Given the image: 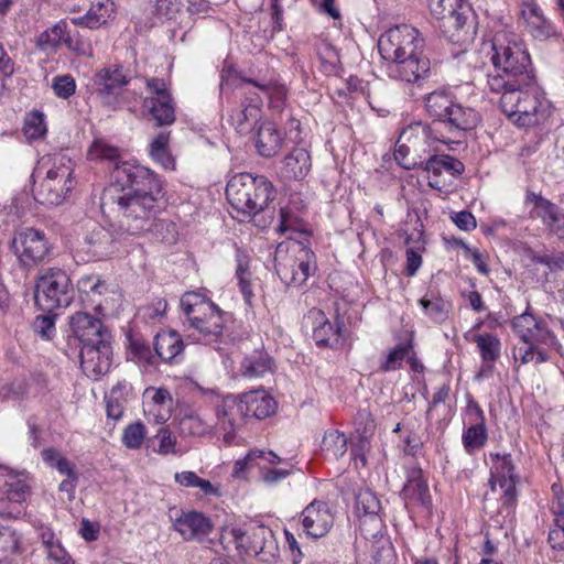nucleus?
<instances>
[{
	"label": "nucleus",
	"mask_w": 564,
	"mask_h": 564,
	"mask_svg": "<svg viewBox=\"0 0 564 564\" xmlns=\"http://www.w3.org/2000/svg\"><path fill=\"white\" fill-rule=\"evenodd\" d=\"M47 131L44 115L39 111H33L25 118L23 133L30 141L39 140L45 135Z\"/></svg>",
	"instance_id": "obj_56"
},
{
	"label": "nucleus",
	"mask_w": 564,
	"mask_h": 564,
	"mask_svg": "<svg viewBox=\"0 0 564 564\" xmlns=\"http://www.w3.org/2000/svg\"><path fill=\"white\" fill-rule=\"evenodd\" d=\"M69 324L74 336L82 343V346L110 339V333L104 327L101 321L86 312L74 314Z\"/></svg>",
	"instance_id": "obj_24"
},
{
	"label": "nucleus",
	"mask_w": 564,
	"mask_h": 564,
	"mask_svg": "<svg viewBox=\"0 0 564 564\" xmlns=\"http://www.w3.org/2000/svg\"><path fill=\"white\" fill-rule=\"evenodd\" d=\"M113 178V184L104 191L101 208L116 214L112 226L118 234L148 235L153 241L175 242V225L158 218L165 203L160 178L139 164L118 166Z\"/></svg>",
	"instance_id": "obj_1"
},
{
	"label": "nucleus",
	"mask_w": 564,
	"mask_h": 564,
	"mask_svg": "<svg viewBox=\"0 0 564 564\" xmlns=\"http://www.w3.org/2000/svg\"><path fill=\"white\" fill-rule=\"evenodd\" d=\"M281 247L276 250V273L285 285L301 286L316 270L315 256L311 249L294 242L288 249L290 254L282 259Z\"/></svg>",
	"instance_id": "obj_10"
},
{
	"label": "nucleus",
	"mask_w": 564,
	"mask_h": 564,
	"mask_svg": "<svg viewBox=\"0 0 564 564\" xmlns=\"http://www.w3.org/2000/svg\"><path fill=\"white\" fill-rule=\"evenodd\" d=\"M283 137L271 121L260 123L256 135V148L264 158L274 156L282 148Z\"/></svg>",
	"instance_id": "obj_34"
},
{
	"label": "nucleus",
	"mask_w": 564,
	"mask_h": 564,
	"mask_svg": "<svg viewBox=\"0 0 564 564\" xmlns=\"http://www.w3.org/2000/svg\"><path fill=\"white\" fill-rule=\"evenodd\" d=\"M87 155L90 160H107V161L115 163V169H113L112 175H111L112 182L110 185H112L115 182L113 176H115L116 169L118 166L123 165V164H132L131 162L120 161V158H121L120 150L117 147L111 145L110 143H108L106 140H102V139H96L91 143Z\"/></svg>",
	"instance_id": "obj_41"
},
{
	"label": "nucleus",
	"mask_w": 564,
	"mask_h": 564,
	"mask_svg": "<svg viewBox=\"0 0 564 564\" xmlns=\"http://www.w3.org/2000/svg\"><path fill=\"white\" fill-rule=\"evenodd\" d=\"M65 46L77 56L93 57L94 50L88 40L79 33L68 34Z\"/></svg>",
	"instance_id": "obj_59"
},
{
	"label": "nucleus",
	"mask_w": 564,
	"mask_h": 564,
	"mask_svg": "<svg viewBox=\"0 0 564 564\" xmlns=\"http://www.w3.org/2000/svg\"><path fill=\"white\" fill-rule=\"evenodd\" d=\"M402 495L404 500L420 506H429L431 502L430 490L423 479L421 469H412L403 486Z\"/></svg>",
	"instance_id": "obj_37"
},
{
	"label": "nucleus",
	"mask_w": 564,
	"mask_h": 564,
	"mask_svg": "<svg viewBox=\"0 0 564 564\" xmlns=\"http://www.w3.org/2000/svg\"><path fill=\"white\" fill-rule=\"evenodd\" d=\"M21 552V535L11 527L0 525V562H10Z\"/></svg>",
	"instance_id": "obj_44"
},
{
	"label": "nucleus",
	"mask_w": 564,
	"mask_h": 564,
	"mask_svg": "<svg viewBox=\"0 0 564 564\" xmlns=\"http://www.w3.org/2000/svg\"><path fill=\"white\" fill-rule=\"evenodd\" d=\"M453 96L445 89H437L425 97V109L430 117L434 118L427 127H433L436 131H443V124L448 111L454 104Z\"/></svg>",
	"instance_id": "obj_32"
},
{
	"label": "nucleus",
	"mask_w": 564,
	"mask_h": 564,
	"mask_svg": "<svg viewBox=\"0 0 564 564\" xmlns=\"http://www.w3.org/2000/svg\"><path fill=\"white\" fill-rule=\"evenodd\" d=\"M512 357L514 361L520 362V365H527L533 361L535 364H542L549 360V355L543 346L524 341H521V344L512 348Z\"/></svg>",
	"instance_id": "obj_46"
},
{
	"label": "nucleus",
	"mask_w": 564,
	"mask_h": 564,
	"mask_svg": "<svg viewBox=\"0 0 564 564\" xmlns=\"http://www.w3.org/2000/svg\"><path fill=\"white\" fill-rule=\"evenodd\" d=\"M491 61L498 70L505 72L522 85L534 78L530 55L513 33L499 32L492 39Z\"/></svg>",
	"instance_id": "obj_6"
},
{
	"label": "nucleus",
	"mask_w": 564,
	"mask_h": 564,
	"mask_svg": "<svg viewBox=\"0 0 564 564\" xmlns=\"http://www.w3.org/2000/svg\"><path fill=\"white\" fill-rule=\"evenodd\" d=\"M528 31L539 40H546L557 34L554 24L544 15L536 0L518 8Z\"/></svg>",
	"instance_id": "obj_28"
},
{
	"label": "nucleus",
	"mask_w": 564,
	"mask_h": 564,
	"mask_svg": "<svg viewBox=\"0 0 564 564\" xmlns=\"http://www.w3.org/2000/svg\"><path fill=\"white\" fill-rule=\"evenodd\" d=\"M104 213L109 212V209H104ZM113 220L110 223L109 228H105L101 226H95L85 237V251L94 260H102L113 254L118 249V237L123 234H118L116 227L112 225L116 223V214H112Z\"/></svg>",
	"instance_id": "obj_19"
},
{
	"label": "nucleus",
	"mask_w": 564,
	"mask_h": 564,
	"mask_svg": "<svg viewBox=\"0 0 564 564\" xmlns=\"http://www.w3.org/2000/svg\"><path fill=\"white\" fill-rule=\"evenodd\" d=\"M262 98L260 95L254 94L245 97L243 102L239 109L232 111L230 118L231 123L240 134L249 133L261 118Z\"/></svg>",
	"instance_id": "obj_29"
},
{
	"label": "nucleus",
	"mask_w": 564,
	"mask_h": 564,
	"mask_svg": "<svg viewBox=\"0 0 564 564\" xmlns=\"http://www.w3.org/2000/svg\"><path fill=\"white\" fill-rule=\"evenodd\" d=\"M180 306L186 322L194 328L199 322L210 316L213 329L216 330L219 322V308L206 296L198 292H186L180 300Z\"/></svg>",
	"instance_id": "obj_18"
},
{
	"label": "nucleus",
	"mask_w": 564,
	"mask_h": 564,
	"mask_svg": "<svg viewBox=\"0 0 564 564\" xmlns=\"http://www.w3.org/2000/svg\"><path fill=\"white\" fill-rule=\"evenodd\" d=\"M471 341L477 345L485 366L491 369L492 364L500 357L501 341L499 337L490 333H484L475 335Z\"/></svg>",
	"instance_id": "obj_39"
},
{
	"label": "nucleus",
	"mask_w": 564,
	"mask_h": 564,
	"mask_svg": "<svg viewBox=\"0 0 564 564\" xmlns=\"http://www.w3.org/2000/svg\"><path fill=\"white\" fill-rule=\"evenodd\" d=\"M34 332L43 339L50 340L55 334V319L51 315L37 316L33 323Z\"/></svg>",
	"instance_id": "obj_63"
},
{
	"label": "nucleus",
	"mask_w": 564,
	"mask_h": 564,
	"mask_svg": "<svg viewBox=\"0 0 564 564\" xmlns=\"http://www.w3.org/2000/svg\"><path fill=\"white\" fill-rule=\"evenodd\" d=\"M210 316L205 317V322H199L193 329L197 332L198 336L196 337L197 341H203L207 345L216 343L224 332V313L219 310V322L217 323L219 327L214 330L210 322Z\"/></svg>",
	"instance_id": "obj_53"
},
{
	"label": "nucleus",
	"mask_w": 564,
	"mask_h": 564,
	"mask_svg": "<svg viewBox=\"0 0 564 564\" xmlns=\"http://www.w3.org/2000/svg\"><path fill=\"white\" fill-rule=\"evenodd\" d=\"M321 448L327 456L338 459L347 452V437L337 430H329L323 437Z\"/></svg>",
	"instance_id": "obj_49"
},
{
	"label": "nucleus",
	"mask_w": 564,
	"mask_h": 564,
	"mask_svg": "<svg viewBox=\"0 0 564 564\" xmlns=\"http://www.w3.org/2000/svg\"><path fill=\"white\" fill-rule=\"evenodd\" d=\"M525 205L530 206V218L539 219L545 229L564 241V210L534 192H528L525 195Z\"/></svg>",
	"instance_id": "obj_15"
},
{
	"label": "nucleus",
	"mask_w": 564,
	"mask_h": 564,
	"mask_svg": "<svg viewBox=\"0 0 564 564\" xmlns=\"http://www.w3.org/2000/svg\"><path fill=\"white\" fill-rule=\"evenodd\" d=\"M116 4L111 0L93 2L88 11L80 17L72 18L73 24L90 30L99 29L115 19Z\"/></svg>",
	"instance_id": "obj_30"
},
{
	"label": "nucleus",
	"mask_w": 564,
	"mask_h": 564,
	"mask_svg": "<svg viewBox=\"0 0 564 564\" xmlns=\"http://www.w3.org/2000/svg\"><path fill=\"white\" fill-rule=\"evenodd\" d=\"M300 518L304 532L315 539L324 536L334 522L328 505L321 500H313L307 505Z\"/></svg>",
	"instance_id": "obj_23"
},
{
	"label": "nucleus",
	"mask_w": 564,
	"mask_h": 564,
	"mask_svg": "<svg viewBox=\"0 0 564 564\" xmlns=\"http://www.w3.org/2000/svg\"><path fill=\"white\" fill-rule=\"evenodd\" d=\"M11 248L18 261L26 268L36 267L50 257L52 245L43 230L23 227L15 231Z\"/></svg>",
	"instance_id": "obj_11"
},
{
	"label": "nucleus",
	"mask_w": 564,
	"mask_h": 564,
	"mask_svg": "<svg viewBox=\"0 0 564 564\" xmlns=\"http://www.w3.org/2000/svg\"><path fill=\"white\" fill-rule=\"evenodd\" d=\"M424 40L408 24L397 25L383 33L378 47L388 62L390 78L422 86L431 75L430 59L423 55Z\"/></svg>",
	"instance_id": "obj_2"
},
{
	"label": "nucleus",
	"mask_w": 564,
	"mask_h": 564,
	"mask_svg": "<svg viewBox=\"0 0 564 564\" xmlns=\"http://www.w3.org/2000/svg\"><path fill=\"white\" fill-rule=\"evenodd\" d=\"M4 469L8 475L0 497V517L19 519L24 514V503L31 496V478L25 471Z\"/></svg>",
	"instance_id": "obj_13"
},
{
	"label": "nucleus",
	"mask_w": 564,
	"mask_h": 564,
	"mask_svg": "<svg viewBox=\"0 0 564 564\" xmlns=\"http://www.w3.org/2000/svg\"><path fill=\"white\" fill-rule=\"evenodd\" d=\"M429 8L443 22L445 32L455 31L449 35L452 41L464 43L473 39V9L466 0H429Z\"/></svg>",
	"instance_id": "obj_8"
},
{
	"label": "nucleus",
	"mask_w": 564,
	"mask_h": 564,
	"mask_svg": "<svg viewBox=\"0 0 564 564\" xmlns=\"http://www.w3.org/2000/svg\"><path fill=\"white\" fill-rule=\"evenodd\" d=\"M143 106L158 126H170L175 121V108L170 96L147 97Z\"/></svg>",
	"instance_id": "obj_38"
},
{
	"label": "nucleus",
	"mask_w": 564,
	"mask_h": 564,
	"mask_svg": "<svg viewBox=\"0 0 564 564\" xmlns=\"http://www.w3.org/2000/svg\"><path fill=\"white\" fill-rule=\"evenodd\" d=\"M423 160V164L421 165V170L427 172L429 174V185L432 188L441 191L446 182L442 177L446 174L449 176H459L465 167L464 164L455 159L454 156L447 154H426Z\"/></svg>",
	"instance_id": "obj_21"
},
{
	"label": "nucleus",
	"mask_w": 564,
	"mask_h": 564,
	"mask_svg": "<svg viewBox=\"0 0 564 564\" xmlns=\"http://www.w3.org/2000/svg\"><path fill=\"white\" fill-rule=\"evenodd\" d=\"M44 564H74V561L62 544L53 545L51 549L44 551Z\"/></svg>",
	"instance_id": "obj_64"
},
{
	"label": "nucleus",
	"mask_w": 564,
	"mask_h": 564,
	"mask_svg": "<svg viewBox=\"0 0 564 564\" xmlns=\"http://www.w3.org/2000/svg\"><path fill=\"white\" fill-rule=\"evenodd\" d=\"M272 360L263 351H253L243 358L241 362V373L248 378H260L272 371Z\"/></svg>",
	"instance_id": "obj_40"
},
{
	"label": "nucleus",
	"mask_w": 564,
	"mask_h": 564,
	"mask_svg": "<svg viewBox=\"0 0 564 564\" xmlns=\"http://www.w3.org/2000/svg\"><path fill=\"white\" fill-rule=\"evenodd\" d=\"M478 122L479 116L473 108L454 102L443 124L444 134L451 138L447 144L455 142L453 138L474 129Z\"/></svg>",
	"instance_id": "obj_27"
},
{
	"label": "nucleus",
	"mask_w": 564,
	"mask_h": 564,
	"mask_svg": "<svg viewBox=\"0 0 564 564\" xmlns=\"http://www.w3.org/2000/svg\"><path fill=\"white\" fill-rule=\"evenodd\" d=\"M74 300V288L68 274L58 268L47 269L36 283L35 303L46 312L67 307Z\"/></svg>",
	"instance_id": "obj_9"
},
{
	"label": "nucleus",
	"mask_w": 564,
	"mask_h": 564,
	"mask_svg": "<svg viewBox=\"0 0 564 564\" xmlns=\"http://www.w3.org/2000/svg\"><path fill=\"white\" fill-rule=\"evenodd\" d=\"M154 349L164 362L177 361L184 349V341L177 332L163 330L154 338Z\"/></svg>",
	"instance_id": "obj_35"
},
{
	"label": "nucleus",
	"mask_w": 564,
	"mask_h": 564,
	"mask_svg": "<svg viewBox=\"0 0 564 564\" xmlns=\"http://www.w3.org/2000/svg\"><path fill=\"white\" fill-rule=\"evenodd\" d=\"M246 417L263 420L274 413L276 403L264 390L249 391L240 395Z\"/></svg>",
	"instance_id": "obj_31"
},
{
	"label": "nucleus",
	"mask_w": 564,
	"mask_h": 564,
	"mask_svg": "<svg viewBox=\"0 0 564 564\" xmlns=\"http://www.w3.org/2000/svg\"><path fill=\"white\" fill-rule=\"evenodd\" d=\"M449 141L448 135L427 127V123L413 122L401 131L394 159L405 170L420 169L426 154L437 151V144H447Z\"/></svg>",
	"instance_id": "obj_5"
},
{
	"label": "nucleus",
	"mask_w": 564,
	"mask_h": 564,
	"mask_svg": "<svg viewBox=\"0 0 564 564\" xmlns=\"http://www.w3.org/2000/svg\"><path fill=\"white\" fill-rule=\"evenodd\" d=\"M532 261L534 263L547 267L551 272H564V252L557 251L551 254H533Z\"/></svg>",
	"instance_id": "obj_60"
},
{
	"label": "nucleus",
	"mask_w": 564,
	"mask_h": 564,
	"mask_svg": "<svg viewBox=\"0 0 564 564\" xmlns=\"http://www.w3.org/2000/svg\"><path fill=\"white\" fill-rule=\"evenodd\" d=\"M69 32L64 20L42 32L37 37V46L42 51H57L62 44L65 45Z\"/></svg>",
	"instance_id": "obj_42"
},
{
	"label": "nucleus",
	"mask_w": 564,
	"mask_h": 564,
	"mask_svg": "<svg viewBox=\"0 0 564 564\" xmlns=\"http://www.w3.org/2000/svg\"><path fill=\"white\" fill-rule=\"evenodd\" d=\"M502 112L518 127H534L545 122L552 113V104L536 85L535 78L528 85H519L500 98Z\"/></svg>",
	"instance_id": "obj_3"
},
{
	"label": "nucleus",
	"mask_w": 564,
	"mask_h": 564,
	"mask_svg": "<svg viewBox=\"0 0 564 564\" xmlns=\"http://www.w3.org/2000/svg\"><path fill=\"white\" fill-rule=\"evenodd\" d=\"M145 434V426L141 422L129 424L123 430L122 443L130 449H137L141 446Z\"/></svg>",
	"instance_id": "obj_58"
},
{
	"label": "nucleus",
	"mask_w": 564,
	"mask_h": 564,
	"mask_svg": "<svg viewBox=\"0 0 564 564\" xmlns=\"http://www.w3.org/2000/svg\"><path fill=\"white\" fill-rule=\"evenodd\" d=\"M519 85L522 84L497 68H495V73L487 75V86L489 90L495 94H501V97L505 93L518 88Z\"/></svg>",
	"instance_id": "obj_55"
},
{
	"label": "nucleus",
	"mask_w": 564,
	"mask_h": 564,
	"mask_svg": "<svg viewBox=\"0 0 564 564\" xmlns=\"http://www.w3.org/2000/svg\"><path fill=\"white\" fill-rule=\"evenodd\" d=\"M174 528L185 540L205 536L210 531V522L198 512H188L177 518Z\"/></svg>",
	"instance_id": "obj_36"
},
{
	"label": "nucleus",
	"mask_w": 564,
	"mask_h": 564,
	"mask_svg": "<svg viewBox=\"0 0 564 564\" xmlns=\"http://www.w3.org/2000/svg\"><path fill=\"white\" fill-rule=\"evenodd\" d=\"M485 422H476L463 433V444L467 453L481 448L487 442Z\"/></svg>",
	"instance_id": "obj_52"
},
{
	"label": "nucleus",
	"mask_w": 564,
	"mask_h": 564,
	"mask_svg": "<svg viewBox=\"0 0 564 564\" xmlns=\"http://www.w3.org/2000/svg\"><path fill=\"white\" fill-rule=\"evenodd\" d=\"M489 481L492 489H495L496 485H499L502 489L505 495V505L513 503L517 496L516 485L518 477L514 474V467L510 455H505L502 457L497 455V462L492 467Z\"/></svg>",
	"instance_id": "obj_26"
},
{
	"label": "nucleus",
	"mask_w": 564,
	"mask_h": 564,
	"mask_svg": "<svg viewBox=\"0 0 564 564\" xmlns=\"http://www.w3.org/2000/svg\"><path fill=\"white\" fill-rule=\"evenodd\" d=\"M112 349L110 339L102 343H90L80 348V366L83 371L97 380L107 373L111 367Z\"/></svg>",
	"instance_id": "obj_20"
},
{
	"label": "nucleus",
	"mask_w": 564,
	"mask_h": 564,
	"mask_svg": "<svg viewBox=\"0 0 564 564\" xmlns=\"http://www.w3.org/2000/svg\"><path fill=\"white\" fill-rule=\"evenodd\" d=\"M170 133L161 132L150 143V156L164 169H174L175 162L169 149Z\"/></svg>",
	"instance_id": "obj_47"
},
{
	"label": "nucleus",
	"mask_w": 564,
	"mask_h": 564,
	"mask_svg": "<svg viewBox=\"0 0 564 564\" xmlns=\"http://www.w3.org/2000/svg\"><path fill=\"white\" fill-rule=\"evenodd\" d=\"M226 196L231 207L238 213L248 218H256L260 214H269L275 189L262 175L240 173L229 180Z\"/></svg>",
	"instance_id": "obj_4"
},
{
	"label": "nucleus",
	"mask_w": 564,
	"mask_h": 564,
	"mask_svg": "<svg viewBox=\"0 0 564 564\" xmlns=\"http://www.w3.org/2000/svg\"><path fill=\"white\" fill-rule=\"evenodd\" d=\"M48 162L45 177L34 189V198L40 204L57 206L74 187V163L64 154L54 155Z\"/></svg>",
	"instance_id": "obj_7"
},
{
	"label": "nucleus",
	"mask_w": 564,
	"mask_h": 564,
	"mask_svg": "<svg viewBox=\"0 0 564 564\" xmlns=\"http://www.w3.org/2000/svg\"><path fill=\"white\" fill-rule=\"evenodd\" d=\"M511 326L521 341L545 346L553 349H558L561 346L556 336L547 327L546 323L536 318L528 311L513 317Z\"/></svg>",
	"instance_id": "obj_14"
},
{
	"label": "nucleus",
	"mask_w": 564,
	"mask_h": 564,
	"mask_svg": "<svg viewBox=\"0 0 564 564\" xmlns=\"http://www.w3.org/2000/svg\"><path fill=\"white\" fill-rule=\"evenodd\" d=\"M167 302L164 299H154L149 304L138 310L137 316L147 324L161 322L166 313Z\"/></svg>",
	"instance_id": "obj_54"
},
{
	"label": "nucleus",
	"mask_w": 564,
	"mask_h": 564,
	"mask_svg": "<svg viewBox=\"0 0 564 564\" xmlns=\"http://www.w3.org/2000/svg\"><path fill=\"white\" fill-rule=\"evenodd\" d=\"M409 354V347L405 345H398L391 349L384 358H382L379 369L383 372L394 371L402 367L404 358Z\"/></svg>",
	"instance_id": "obj_57"
},
{
	"label": "nucleus",
	"mask_w": 564,
	"mask_h": 564,
	"mask_svg": "<svg viewBox=\"0 0 564 564\" xmlns=\"http://www.w3.org/2000/svg\"><path fill=\"white\" fill-rule=\"evenodd\" d=\"M306 327H311L313 339L319 347H335L339 344V328L334 326L319 308H311L304 316Z\"/></svg>",
	"instance_id": "obj_25"
},
{
	"label": "nucleus",
	"mask_w": 564,
	"mask_h": 564,
	"mask_svg": "<svg viewBox=\"0 0 564 564\" xmlns=\"http://www.w3.org/2000/svg\"><path fill=\"white\" fill-rule=\"evenodd\" d=\"M174 479L178 485L183 487L198 488L204 496H221V490L219 486L214 485L207 479L198 477L194 471L184 470L181 473H175Z\"/></svg>",
	"instance_id": "obj_43"
},
{
	"label": "nucleus",
	"mask_w": 564,
	"mask_h": 564,
	"mask_svg": "<svg viewBox=\"0 0 564 564\" xmlns=\"http://www.w3.org/2000/svg\"><path fill=\"white\" fill-rule=\"evenodd\" d=\"M381 503L378 497L370 489H361L356 496V512L359 517L361 530L375 536L382 528V520L379 517Z\"/></svg>",
	"instance_id": "obj_22"
},
{
	"label": "nucleus",
	"mask_w": 564,
	"mask_h": 564,
	"mask_svg": "<svg viewBox=\"0 0 564 564\" xmlns=\"http://www.w3.org/2000/svg\"><path fill=\"white\" fill-rule=\"evenodd\" d=\"M424 313L435 323H444L449 314V303L442 297H423L419 301Z\"/></svg>",
	"instance_id": "obj_50"
},
{
	"label": "nucleus",
	"mask_w": 564,
	"mask_h": 564,
	"mask_svg": "<svg viewBox=\"0 0 564 564\" xmlns=\"http://www.w3.org/2000/svg\"><path fill=\"white\" fill-rule=\"evenodd\" d=\"M52 88L58 98L67 99L75 94L76 83L70 75H62L53 78Z\"/></svg>",
	"instance_id": "obj_61"
},
{
	"label": "nucleus",
	"mask_w": 564,
	"mask_h": 564,
	"mask_svg": "<svg viewBox=\"0 0 564 564\" xmlns=\"http://www.w3.org/2000/svg\"><path fill=\"white\" fill-rule=\"evenodd\" d=\"M216 422L215 429L224 433V441L227 444L234 438L238 430L246 421L241 398L239 395L228 394L215 406Z\"/></svg>",
	"instance_id": "obj_17"
},
{
	"label": "nucleus",
	"mask_w": 564,
	"mask_h": 564,
	"mask_svg": "<svg viewBox=\"0 0 564 564\" xmlns=\"http://www.w3.org/2000/svg\"><path fill=\"white\" fill-rule=\"evenodd\" d=\"M242 83L254 85L262 93V95L268 97L269 106L272 109L282 111L288 94V89L284 85L278 83L261 85L252 80H242Z\"/></svg>",
	"instance_id": "obj_48"
},
{
	"label": "nucleus",
	"mask_w": 564,
	"mask_h": 564,
	"mask_svg": "<svg viewBox=\"0 0 564 564\" xmlns=\"http://www.w3.org/2000/svg\"><path fill=\"white\" fill-rule=\"evenodd\" d=\"M236 278L245 302L251 305L254 296L252 289V274L249 270V259L240 251L237 252Z\"/></svg>",
	"instance_id": "obj_45"
},
{
	"label": "nucleus",
	"mask_w": 564,
	"mask_h": 564,
	"mask_svg": "<svg viewBox=\"0 0 564 564\" xmlns=\"http://www.w3.org/2000/svg\"><path fill=\"white\" fill-rule=\"evenodd\" d=\"M106 289V283L95 275H86L78 281L79 292L87 295H101Z\"/></svg>",
	"instance_id": "obj_62"
},
{
	"label": "nucleus",
	"mask_w": 564,
	"mask_h": 564,
	"mask_svg": "<svg viewBox=\"0 0 564 564\" xmlns=\"http://www.w3.org/2000/svg\"><path fill=\"white\" fill-rule=\"evenodd\" d=\"M238 546L245 547L248 555L269 562L278 556V544L272 531L263 525L248 532L234 531Z\"/></svg>",
	"instance_id": "obj_16"
},
{
	"label": "nucleus",
	"mask_w": 564,
	"mask_h": 564,
	"mask_svg": "<svg viewBox=\"0 0 564 564\" xmlns=\"http://www.w3.org/2000/svg\"><path fill=\"white\" fill-rule=\"evenodd\" d=\"M312 160L304 148H294L282 161L281 172L285 178L302 181L310 173Z\"/></svg>",
	"instance_id": "obj_33"
},
{
	"label": "nucleus",
	"mask_w": 564,
	"mask_h": 564,
	"mask_svg": "<svg viewBox=\"0 0 564 564\" xmlns=\"http://www.w3.org/2000/svg\"><path fill=\"white\" fill-rule=\"evenodd\" d=\"M130 79L131 76L122 65H107L94 75L91 90L102 105L116 110L122 105V89Z\"/></svg>",
	"instance_id": "obj_12"
},
{
	"label": "nucleus",
	"mask_w": 564,
	"mask_h": 564,
	"mask_svg": "<svg viewBox=\"0 0 564 564\" xmlns=\"http://www.w3.org/2000/svg\"><path fill=\"white\" fill-rule=\"evenodd\" d=\"M214 429V424L208 423L197 413L185 415L180 421V430L186 435L204 436L210 433Z\"/></svg>",
	"instance_id": "obj_51"
}]
</instances>
